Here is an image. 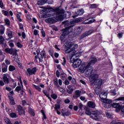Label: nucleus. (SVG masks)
Masks as SVG:
<instances>
[{"mask_svg": "<svg viewBox=\"0 0 124 124\" xmlns=\"http://www.w3.org/2000/svg\"><path fill=\"white\" fill-rule=\"evenodd\" d=\"M46 11L49 12L47 14V16H48V17L54 16L55 13L56 14V17H49L45 19V22L48 24H55V23L58 22V20L62 21V20L65 18L63 9H60V8H57L55 9L47 8Z\"/></svg>", "mask_w": 124, "mask_h": 124, "instance_id": "obj_1", "label": "nucleus"}, {"mask_svg": "<svg viewBox=\"0 0 124 124\" xmlns=\"http://www.w3.org/2000/svg\"><path fill=\"white\" fill-rule=\"evenodd\" d=\"M79 70L81 73L85 72V76L89 78V81L93 84L95 83L96 80L98 79V75L95 72H93V68L90 66V64L81 65L79 68Z\"/></svg>", "mask_w": 124, "mask_h": 124, "instance_id": "obj_2", "label": "nucleus"}, {"mask_svg": "<svg viewBox=\"0 0 124 124\" xmlns=\"http://www.w3.org/2000/svg\"><path fill=\"white\" fill-rule=\"evenodd\" d=\"M78 47V44H74L72 45L71 44L67 45V44H66L65 46V49H66L65 52V53H67V54L71 53V59H72L74 56H76L77 57H78V55H77V54H76V51L75 50V49H77Z\"/></svg>", "mask_w": 124, "mask_h": 124, "instance_id": "obj_3", "label": "nucleus"}, {"mask_svg": "<svg viewBox=\"0 0 124 124\" xmlns=\"http://www.w3.org/2000/svg\"><path fill=\"white\" fill-rule=\"evenodd\" d=\"M85 114L90 116V118L93 120H98V119H100V115H101L102 112L98 110L91 111L89 108H86L85 109Z\"/></svg>", "mask_w": 124, "mask_h": 124, "instance_id": "obj_4", "label": "nucleus"}, {"mask_svg": "<svg viewBox=\"0 0 124 124\" xmlns=\"http://www.w3.org/2000/svg\"><path fill=\"white\" fill-rule=\"evenodd\" d=\"M54 83L57 88H59V90L61 93H65V90L62 88V87H60V86L62 85V79H59L58 80V78H55L54 80Z\"/></svg>", "mask_w": 124, "mask_h": 124, "instance_id": "obj_5", "label": "nucleus"}, {"mask_svg": "<svg viewBox=\"0 0 124 124\" xmlns=\"http://www.w3.org/2000/svg\"><path fill=\"white\" fill-rule=\"evenodd\" d=\"M73 26L70 25L68 26L65 29L62 30V36H66L69 33L73 31Z\"/></svg>", "mask_w": 124, "mask_h": 124, "instance_id": "obj_6", "label": "nucleus"}, {"mask_svg": "<svg viewBox=\"0 0 124 124\" xmlns=\"http://www.w3.org/2000/svg\"><path fill=\"white\" fill-rule=\"evenodd\" d=\"M102 102H103V105L105 108H110V107H112V106L110 104L112 103V100L104 99V100H102Z\"/></svg>", "mask_w": 124, "mask_h": 124, "instance_id": "obj_7", "label": "nucleus"}, {"mask_svg": "<svg viewBox=\"0 0 124 124\" xmlns=\"http://www.w3.org/2000/svg\"><path fill=\"white\" fill-rule=\"evenodd\" d=\"M81 63H82V61L81 60L79 59H74L72 65L74 68H77V67H79V66L81 65Z\"/></svg>", "mask_w": 124, "mask_h": 124, "instance_id": "obj_8", "label": "nucleus"}, {"mask_svg": "<svg viewBox=\"0 0 124 124\" xmlns=\"http://www.w3.org/2000/svg\"><path fill=\"white\" fill-rule=\"evenodd\" d=\"M28 76H31V75H35L36 73V68H33L32 69L28 68L26 71Z\"/></svg>", "mask_w": 124, "mask_h": 124, "instance_id": "obj_9", "label": "nucleus"}, {"mask_svg": "<svg viewBox=\"0 0 124 124\" xmlns=\"http://www.w3.org/2000/svg\"><path fill=\"white\" fill-rule=\"evenodd\" d=\"M93 32V30H91L85 32L79 37V39H83V38H85V37H86V36L90 35V34H92Z\"/></svg>", "mask_w": 124, "mask_h": 124, "instance_id": "obj_10", "label": "nucleus"}, {"mask_svg": "<svg viewBox=\"0 0 124 124\" xmlns=\"http://www.w3.org/2000/svg\"><path fill=\"white\" fill-rule=\"evenodd\" d=\"M83 14H84V10L83 9H81L79 11L75 12L74 13L73 18H76V17L78 16H81V15H83Z\"/></svg>", "mask_w": 124, "mask_h": 124, "instance_id": "obj_11", "label": "nucleus"}, {"mask_svg": "<svg viewBox=\"0 0 124 124\" xmlns=\"http://www.w3.org/2000/svg\"><path fill=\"white\" fill-rule=\"evenodd\" d=\"M9 75L8 74H5L3 75V82L5 84H9Z\"/></svg>", "mask_w": 124, "mask_h": 124, "instance_id": "obj_12", "label": "nucleus"}, {"mask_svg": "<svg viewBox=\"0 0 124 124\" xmlns=\"http://www.w3.org/2000/svg\"><path fill=\"white\" fill-rule=\"evenodd\" d=\"M97 62V59H96V58H92L90 60V62L89 63H83L81 65H83V64H85L86 65H87V64H89V66H91V64H94V63H95V62Z\"/></svg>", "mask_w": 124, "mask_h": 124, "instance_id": "obj_13", "label": "nucleus"}, {"mask_svg": "<svg viewBox=\"0 0 124 124\" xmlns=\"http://www.w3.org/2000/svg\"><path fill=\"white\" fill-rule=\"evenodd\" d=\"M100 98L101 99V101L104 99L107 98V92L103 91L99 95Z\"/></svg>", "mask_w": 124, "mask_h": 124, "instance_id": "obj_14", "label": "nucleus"}, {"mask_svg": "<svg viewBox=\"0 0 124 124\" xmlns=\"http://www.w3.org/2000/svg\"><path fill=\"white\" fill-rule=\"evenodd\" d=\"M94 21H95V19H94L93 18H90L84 20L83 21V24H85V25H90V24H93Z\"/></svg>", "mask_w": 124, "mask_h": 124, "instance_id": "obj_15", "label": "nucleus"}, {"mask_svg": "<svg viewBox=\"0 0 124 124\" xmlns=\"http://www.w3.org/2000/svg\"><path fill=\"white\" fill-rule=\"evenodd\" d=\"M103 82L102 81V79H98L95 81V83H93L96 86H98L99 87H100L101 85H102Z\"/></svg>", "mask_w": 124, "mask_h": 124, "instance_id": "obj_16", "label": "nucleus"}, {"mask_svg": "<svg viewBox=\"0 0 124 124\" xmlns=\"http://www.w3.org/2000/svg\"><path fill=\"white\" fill-rule=\"evenodd\" d=\"M67 88L68 89L67 90V93H69V94H71L73 92V91H74V90L72 88V86L71 85H68L67 86Z\"/></svg>", "mask_w": 124, "mask_h": 124, "instance_id": "obj_17", "label": "nucleus"}, {"mask_svg": "<svg viewBox=\"0 0 124 124\" xmlns=\"http://www.w3.org/2000/svg\"><path fill=\"white\" fill-rule=\"evenodd\" d=\"M46 57V54L45 53L40 54V56H39V60L40 62H43V58Z\"/></svg>", "mask_w": 124, "mask_h": 124, "instance_id": "obj_18", "label": "nucleus"}, {"mask_svg": "<svg viewBox=\"0 0 124 124\" xmlns=\"http://www.w3.org/2000/svg\"><path fill=\"white\" fill-rule=\"evenodd\" d=\"M88 105L90 108H95V103L92 101H89L88 103Z\"/></svg>", "mask_w": 124, "mask_h": 124, "instance_id": "obj_19", "label": "nucleus"}, {"mask_svg": "<svg viewBox=\"0 0 124 124\" xmlns=\"http://www.w3.org/2000/svg\"><path fill=\"white\" fill-rule=\"evenodd\" d=\"M48 1V0H39L37 2L38 5H43V4H45L46 2Z\"/></svg>", "mask_w": 124, "mask_h": 124, "instance_id": "obj_20", "label": "nucleus"}, {"mask_svg": "<svg viewBox=\"0 0 124 124\" xmlns=\"http://www.w3.org/2000/svg\"><path fill=\"white\" fill-rule=\"evenodd\" d=\"M2 72H6L7 71V66L4 63L2 64Z\"/></svg>", "mask_w": 124, "mask_h": 124, "instance_id": "obj_21", "label": "nucleus"}, {"mask_svg": "<svg viewBox=\"0 0 124 124\" xmlns=\"http://www.w3.org/2000/svg\"><path fill=\"white\" fill-rule=\"evenodd\" d=\"M10 55H13V56H16L17 55V50L16 49L11 48Z\"/></svg>", "mask_w": 124, "mask_h": 124, "instance_id": "obj_22", "label": "nucleus"}, {"mask_svg": "<svg viewBox=\"0 0 124 124\" xmlns=\"http://www.w3.org/2000/svg\"><path fill=\"white\" fill-rule=\"evenodd\" d=\"M28 110L30 114H31L32 116H35V113H34V110L32 108H31L30 107H29Z\"/></svg>", "mask_w": 124, "mask_h": 124, "instance_id": "obj_23", "label": "nucleus"}, {"mask_svg": "<svg viewBox=\"0 0 124 124\" xmlns=\"http://www.w3.org/2000/svg\"><path fill=\"white\" fill-rule=\"evenodd\" d=\"M43 93L46 96V97H48L49 99H50V101H51L52 99H51V98H50V96H49V93L47 92V91L46 90H43Z\"/></svg>", "mask_w": 124, "mask_h": 124, "instance_id": "obj_24", "label": "nucleus"}, {"mask_svg": "<svg viewBox=\"0 0 124 124\" xmlns=\"http://www.w3.org/2000/svg\"><path fill=\"white\" fill-rule=\"evenodd\" d=\"M111 107L112 108H118V107H120L121 105H120V104L117 103H113L112 105H111Z\"/></svg>", "mask_w": 124, "mask_h": 124, "instance_id": "obj_25", "label": "nucleus"}, {"mask_svg": "<svg viewBox=\"0 0 124 124\" xmlns=\"http://www.w3.org/2000/svg\"><path fill=\"white\" fill-rule=\"evenodd\" d=\"M76 93V97L77 98L80 97V95H81V92L79 90H76L75 92Z\"/></svg>", "mask_w": 124, "mask_h": 124, "instance_id": "obj_26", "label": "nucleus"}, {"mask_svg": "<svg viewBox=\"0 0 124 124\" xmlns=\"http://www.w3.org/2000/svg\"><path fill=\"white\" fill-rule=\"evenodd\" d=\"M77 31H78V34L81 33L83 31V28L82 27H79L78 28Z\"/></svg>", "mask_w": 124, "mask_h": 124, "instance_id": "obj_27", "label": "nucleus"}, {"mask_svg": "<svg viewBox=\"0 0 124 124\" xmlns=\"http://www.w3.org/2000/svg\"><path fill=\"white\" fill-rule=\"evenodd\" d=\"M10 102L11 105H15V101L13 97H10Z\"/></svg>", "mask_w": 124, "mask_h": 124, "instance_id": "obj_28", "label": "nucleus"}, {"mask_svg": "<svg viewBox=\"0 0 124 124\" xmlns=\"http://www.w3.org/2000/svg\"><path fill=\"white\" fill-rule=\"evenodd\" d=\"M70 115V111H67V112H62V116L64 117V116H69Z\"/></svg>", "mask_w": 124, "mask_h": 124, "instance_id": "obj_29", "label": "nucleus"}, {"mask_svg": "<svg viewBox=\"0 0 124 124\" xmlns=\"http://www.w3.org/2000/svg\"><path fill=\"white\" fill-rule=\"evenodd\" d=\"M10 116L11 118H17V114L16 113L12 112L10 114Z\"/></svg>", "mask_w": 124, "mask_h": 124, "instance_id": "obj_30", "label": "nucleus"}, {"mask_svg": "<svg viewBox=\"0 0 124 124\" xmlns=\"http://www.w3.org/2000/svg\"><path fill=\"white\" fill-rule=\"evenodd\" d=\"M15 69H16V68H15V67H14V66H12V65L9 66V71H14Z\"/></svg>", "mask_w": 124, "mask_h": 124, "instance_id": "obj_31", "label": "nucleus"}, {"mask_svg": "<svg viewBox=\"0 0 124 124\" xmlns=\"http://www.w3.org/2000/svg\"><path fill=\"white\" fill-rule=\"evenodd\" d=\"M95 92L96 94H99V93H100V92H101V89H100V88H96Z\"/></svg>", "mask_w": 124, "mask_h": 124, "instance_id": "obj_32", "label": "nucleus"}, {"mask_svg": "<svg viewBox=\"0 0 124 124\" xmlns=\"http://www.w3.org/2000/svg\"><path fill=\"white\" fill-rule=\"evenodd\" d=\"M33 87L36 89V90H37V91H38L39 92H41V88H40V86H36L34 84Z\"/></svg>", "mask_w": 124, "mask_h": 124, "instance_id": "obj_33", "label": "nucleus"}, {"mask_svg": "<svg viewBox=\"0 0 124 124\" xmlns=\"http://www.w3.org/2000/svg\"><path fill=\"white\" fill-rule=\"evenodd\" d=\"M18 112L19 115H20V116L22 115H23L24 116H25V110L24 109H22L21 110H19Z\"/></svg>", "mask_w": 124, "mask_h": 124, "instance_id": "obj_34", "label": "nucleus"}, {"mask_svg": "<svg viewBox=\"0 0 124 124\" xmlns=\"http://www.w3.org/2000/svg\"><path fill=\"white\" fill-rule=\"evenodd\" d=\"M4 42V39L2 36H0V45H3Z\"/></svg>", "mask_w": 124, "mask_h": 124, "instance_id": "obj_35", "label": "nucleus"}, {"mask_svg": "<svg viewBox=\"0 0 124 124\" xmlns=\"http://www.w3.org/2000/svg\"><path fill=\"white\" fill-rule=\"evenodd\" d=\"M4 22H5V24H6L7 26H10V21H9V19L6 18L4 19Z\"/></svg>", "mask_w": 124, "mask_h": 124, "instance_id": "obj_36", "label": "nucleus"}, {"mask_svg": "<svg viewBox=\"0 0 124 124\" xmlns=\"http://www.w3.org/2000/svg\"><path fill=\"white\" fill-rule=\"evenodd\" d=\"M106 115L109 119H113V115H112L110 113H109L108 112L106 113Z\"/></svg>", "mask_w": 124, "mask_h": 124, "instance_id": "obj_37", "label": "nucleus"}, {"mask_svg": "<svg viewBox=\"0 0 124 124\" xmlns=\"http://www.w3.org/2000/svg\"><path fill=\"white\" fill-rule=\"evenodd\" d=\"M17 18L19 22H22V19H21V13H18L17 15Z\"/></svg>", "mask_w": 124, "mask_h": 124, "instance_id": "obj_38", "label": "nucleus"}, {"mask_svg": "<svg viewBox=\"0 0 124 124\" xmlns=\"http://www.w3.org/2000/svg\"><path fill=\"white\" fill-rule=\"evenodd\" d=\"M7 33L9 37H12V31H10L9 29L8 30Z\"/></svg>", "mask_w": 124, "mask_h": 124, "instance_id": "obj_39", "label": "nucleus"}, {"mask_svg": "<svg viewBox=\"0 0 124 124\" xmlns=\"http://www.w3.org/2000/svg\"><path fill=\"white\" fill-rule=\"evenodd\" d=\"M5 52L6 53H7L8 54H10V53L11 52V48H5Z\"/></svg>", "mask_w": 124, "mask_h": 124, "instance_id": "obj_40", "label": "nucleus"}, {"mask_svg": "<svg viewBox=\"0 0 124 124\" xmlns=\"http://www.w3.org/2000/svg\"><path fill=\"white\" fill-rule=\"evenodd\" d=\"M4 31H5V28L2 27L1 29L0 30V34H3V33H4Z\"/></svg>", "mask_w": 124, "mask_h": 124, "instance_id": "obj_41", "label": "nucleus"}, {"mask_svg": "<svg viewBox=\"0 0 124 124\" xmlns=\"http://www.w3.org/2000/svg\"><path fill=\"white\" fill-rule=\"evenodd\" d=\"M60 108H61V106H60V105L59 104L55 105V109L56 110V111L59 110Z\"/></svg>", "mask_w": 124, "mask_h": 124, "instance_id": "obj_42", "label": "nucleus"}, {"mask_svg": "<svg viewBox=\"0 0 124 124\" xmlns=\"http://www.w3.org/2000/svg\"><path fill=\"white\" fill-rule=\"evenodd\" d=\"M97 5L96 4H93L91 5V8L93 9V8H97Z\"/></svg>", "mask_w": 124, "mask_h": 124, "instance_id": "obj_43", "label": "nucleus"}, {"mask_svg": "<svg viewBox=\"0 0 124 124\" xmlns=\"http://www.w3.org/2000/svg\"><path fill=\"white\" fill-rule=\"evenodd\" d=\"M0 7L2 8V9H4V5H3V3H2V1H0Z\"/></svg>", "mask_w": 124, "mask_h": 124, "instance_id": "obj_44", "label": "nucleus"}, {"mask_svg": "<svg viewBox=\"0 0 124 124\" xmlns=\"http://www.w3.org/2000/svg\"><path fill=\"white\" fill-rule=\"evenodd\" d=\"M2 12H3V14H4V15H5V16H8V15L9 14L8 12L5 11V10H3Z\"/></svg>", "mask_w": 124, "mask_h": 124, "instance_id": "obj_45", "label": "nucleus"}, {"mask_svg": "<svg viewBox=\"0 0 124 124\" xmlns=\"http://www.w3.org/2000/svg\"><path fill=\"white\" fill-rule=\"evenodd\" d=\"M80 22V19L78 18H77L75 20H74L73 22H71V24H75V23H79Z\"/></svg>", "mask_w": 124, "mask_h": 124, "instance_id": "obj_46", "label": "nucleus"}, {"mask_svg": "<svg viewBox=\"0 0 124 124\" xmlns=\"http://www.w3.org/2000/svg\"><path fill=\"white\" fill-rule=\"evenodd\" d=\"M121 106H119V107H117L116 108L115 111L117 113H119L121 110Z\"/></svg>", "mask_w": 124, "mask_h": 124, "instance_id": "obj_47", "label": "nucleus"}, {"mask_svg": "<svg viewBox=\"0 0 124 124\" xmlns=\"http://www.w3.org/2000/svg\"><path fill=\"white\" fill-rule=\"evenodd\" d=\"M51 97L53 99H57V98H58V96L56 94H53L51 95Z\"/></svg>", "mask_w": 124, "mask_h": 124, "instance_id": "obj_48", "label": "nucleus"}, {"mask_svg": "<svg viewBox=\"0 0 124 124\" xmlns=\"http://www.w3.org/2000/svg\"><path fill=\"white\" fill-rule=\"evenodd\" d=\"M16 46L18 47V48H22V47H23V45H22L20 42H17L16 43Z\"/></svg>", "mask_w": 124, "mask_h": 124, "instance_id": "obj_49", "label": "nucleus"}, {"mask_svg": "<svg viewBox=\"0 0 124 124\" xmlns=\"http://www.w3.org/2000/svg\"><path fill=\"white\" fill-rule=\"evenodd\" d=\"M15 91H16V92H20L21 91V86H17Z\"/></svg>", "mask_w": 124, "mask_h": 124, "instance_id": "obj_50", "label": "nucleus"}, {"mask_svg": "<svg viewBox=\"0 0 124 124\" xmlns=\"http://www.w3.org/2000/svg\"><path fill=\"white\" fill-rule=\"evenodd\" d=\"M110 93H111L112 95L115 96L116 94V92L115 90H111L110 91Z\"/></svg>", "mask_w": 124, "mask_h": 124, "instance_id": "obj_51", "label": "nucleus"}, {"mask_svg": "<svg viewBox=\"0 0 124 124\" xmlns=\"http://www.w3.org/2000/svg\"><path fill=\"white\" fill-rule=\"evenodd\" d=\"M41 33L43 37H45L46 34L45 33V31H44V30H43V29H41Z\"/></svg>", "mask_w": 124, "mask_h": 124, "instance_id": "obj_52", "label": "nucleus"}, {"mask_svg": "<svg viewBox=\"0 0 124 124\" xmlns=\"http://www.w3.org/2000/svg\"><path fill=\"white\" fill-rule=\"evenodd\" d=\"M117 100H120L121 101H124V97H120L117 99Z\"/></svg>", "mask_w": 124, "mask_h": 124, "instance_id": "obj_53", "label": "nucleus"}, {"mask_svg": "<svg viewBox=\"0 0 124 124\" xmlns=\"http://www.w3.org/2000/svg\"><path fill=\"white\" fill-rule=\"evenodd\" d=\"M17 110H18V111L23 110V108L21 106H17Z\"/></svg>", "mask_w": 124, "mask_h": 124, "instance_id": "obj_54", "label": "nucleus"}, {"mask_svg": "<svg viewBox=\"0 0 124 124\" xmlns=\"http://www.w3.org/2000/svg\"><path fill=\"white\" fill-rule=\"evenodd\" d=\"M64 84L66 86H68V85H69V81L67 79L65 80L64 81Z\"/></svg>", "mask_w": 124, "mask_h": 124, "instance_id": "obj_55", "label": "nucleus"}, {"mask_svg": "<svg viewBox=\"0 0 124 124\" xmlns=\"http://www.w3.org/2000/svg\"><path fill=\"white\" fill-rule=\"evenodd\" d=\"M63 62H62V65H65V63H66V60L64 57H63Z\"/></svg>", "mask_w": 124, "mask_h": 124, "instance_id": "obj_56", "label": "nucleus"}, {"mask_svg": "<svg viewBox=\"0 0 124 124\" xmlns=\"http://www.w3.org/2000/svg\"><path fill=\"white\" fill-rule=\"evenodd\" d=\"M22 37L24 39H25V38H26V33L24 32H23L22 33Z\"/></svg>", "mask_w": 124, "mask_h": 124, "instance_id": "obj_57", "label": "nucleus"}, {"mask_svg": "<svg viewBox=\"0 0 124 124\" xmlns=\"http://www.w3.org/2000/svg\"><path fill=\"white\" fill-rule=\"evenodd\" d=\"M123 33H119L118 34V36L119 38H122V37H123Z\"/></svg>", "mask_w": 124, "mask_h": 124, "instance_id": "obj_58", "label": "nucleus"}, {"mask_svg": "<svg viewBox=\"0 0 124 124\" xmlns=\"http://www.w3.org/2000/svg\"><path fill=\"white\" fill-rule=\"evenodd\" d=\"M19 29H20V30H23V29H24V27L23 26V24L19 23Z\"/></svg>", "mask_w": 124, "mask_h": 124, "instance_id": "obj_59", "label": "nucleus"}, {"mask_svg": "<svg viewBox=\"0 0 124 124\" xmlns=\"http://www.w3.org/2000/svg\"><path fill=\"white\" fill-rule=\"evenodd\" d=\"M34 35H37L38 34V31L36 30H34Z\"/></svg>", "mask_w": 124, "mask_h": 124, "instance_id": "obj_60", "label": "nucleus"}, {"mask_svg": "<svg viewBox=\"0 0 124 124\" xmlns=\"http://www.w3.org/2000/svg\"><path fill=\"white\" fill-rule=\"evenodd\" d=\"M56 76L59 78L60 77V72L59 71L57 70L56 71Z\"/></svg>", "mask_w": 124, "mask_h": 124, "instance_id": "obj_61", "label": "nucleus"}, {"mask_svg": "<svg viewBox=\"0 0 124 124\" xmlns=\"http://www.w3.org/2000/svg\"><path fill=\"white\" fill-rule=\"evenodd\" d=\"M78 107L80 109H82V108H83V104L82 103H79Z\"/></svg>", "mask_w": 124, "mask_h": 124, "instance_id": "obj_62", "label": "nucleus"}, {"mask_svg": "<svg viewBox=\"0 0 124 124\" xmlns=\"http://www.w3.org/2000/svg\"><path fill=\"white\" fill-rule=\"evenodd\" d=\"M64 36H62H62L60 37V39L61 41H63V39H64Z\"/></svg>", "mask_w": 124, "mask_h": 124, "instance_id": "obj_63", "label": "nucleus"}, {"mask_svg": "<svg viewBox=\"0 0 124 124\" xmlns=\"http://www.w3.org/2000/svg\"><path fill=\"white\" fill-rule=\"evenodd\" d=\"M0 86H4V82H3V81L0 80Z\"/></svg>", "mask_w": 124, "mask_h": 124, "instance_id": "obj_64", "label": "nucleus"}]
</instances>
